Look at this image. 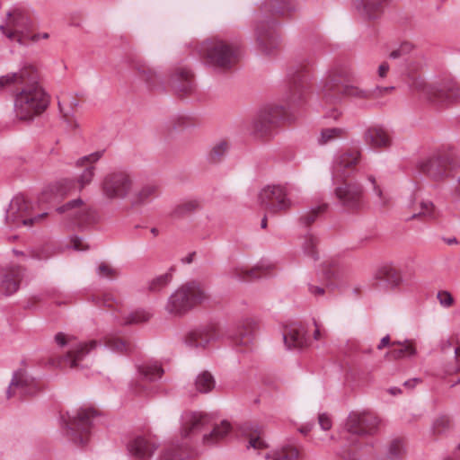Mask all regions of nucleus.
Masks as SVG:
<instances>
[{
  "mask_svg": "<svg viewBox=\"0 0 460 460\" xmlns=\"http://www.w3.org/2000/svg\"><path fill=\"white\" fill-rule=\"evenodd\" d=\"M130 66L139 78L145 81L150 88L155 87L160 82L157 73L144 60L140 58H133L130 61Z\"/></svg>",
  "mask_w": 460,
  "mask_h": 460,
  "instance_id": "obj_30",
  "label": "nucleus"
},
{
  "mask_svg": "<svg viewBox=\"0 0 460 460\" xmlns=\"http://www.w3.org/2000/svg\"><path fill=\"white\" fill-rule=\"evenodd\" d=\"M381 423L377 415L370 411L351 412L346 421V430L358 436L375 434Z\"/></svg>",
  "mask_w": 460,
  "mask_h": 460,
  "instance_id": "obj_17",
  "label": "nucleus"
},
{
  "mask_svg": "<svg viewBox=\"0 0 460 460\" xmlns=\"http://www.w3.org/2000/svg\"><path fill=\"white\" fill-rule=\"evenodd\" d=\"M404 452L403 443L401 439H394L388 447V456L392 460L400 458Z\"/></svg>",
  "mask_w": 460,
  "mask_h": 460,
  "instance_id": "obj_49",
  "label": "nucleus"
},
{
  "mask_svg": "<svg viewBox=\"0 0 460 460\" xmlns=\"http://www.w3.org/2000/svg\"><path fill=\"white\" fill-rule=\"evenodd\" d=\"M204 63L217 72L230 70L237 62V48L221 40L202 42L199 49Z\"/></svg>",
  "mask_w": 460,
  "mask_h": 460,
  "instance_id": "obj_5",
  "label": "nucleus"
},
{
  "mask_svg": "<svg viewBox=\"0 0 460 460\" xmlns=\"http://www.w3.org/2000/svg\"><path fill=\"white\" fill-rule=\"evenodd\" d=\"M189 456L190 451L186 445H172L165 450L160 460H187Z\"/></svg>",
  "mask_w": 460,
  "mask_h": 460,
  "instance_id": "obj_39",
  "label": "nucleus"
},
{
  "mask_svg": "<svg viewBox=\"0 0 460 460\" xmlns=\"http://www.w3.org/2000/svg\"><path fill=\"white\" fill-rule=\"evenodd\" d=\"M364 140L367 144H390L393 137L390 132L383 127L373 126L365 131Z\"/></svg>",
  "mask_w": 460,
  "mask_h": 460,
  "instance_id": "obj_35",
  "label": "nucleus"
},
{
  "mask_svg": "<svg viewBox=\"0 0 460 460\" xmlns=\"http://www.w3.org/2000/svg\"><path fill=\"white\" fill-rule=\"evenodd\" d=\"M49 38V34L48 32H42V33H35L31 35V43L36 42L41 39L47 40Z\"/></svg>",
  "mask_w": 460,
  "mask_h": 460,
  "instance_id": "obj_62",
  "label": "nucleus"
},
{
  "mask_svg": "<svg viewBox=\"0 0 460 460\" xmlns=\"http://www.w3.org/2000/svg\"><path fill=\"white\" fill-rule=\"evenodd\" d=\"M58 111H59L62 119L64 120V122H66L68 128H70V129L79 128L80 125H79L78 121L75 119L74 114L69 111H66L65 107L63 106L62 102L59 100L58 101Z\"/></svg>",
  "mask_w": 460,
  "mask_h": 460,
  "instance_id": "obj_45",
  "label": "nucleus"
},
{
  "mask_svg": "<svg viewBox=\"0 0 460 460\" xmlns=\"http://www.w3.org/2000/svg\"><path fill=\"white\" fill-rule=\"evenodd\" d=\"M200 208V203L196 199H190L180 204L176 208V213L183 215L198 210Z\"/></svg>",
  "mask_w": 460,
  "mask_h": 460,
  "instance_id": "obj_51",
  "label": "nucleus"
},
{
  "mask_svg": "<svg viewBox=\"0 0 460 460\" xmlns=\"http://www.w3.org/2000/svg\"><path fill=\"white\" fill-rule=\"evenodd\" d=\"M309 77V70L304 66H297L289 70L284 97L287 102L299 104L305 101Z\"/></svg>",
  "mask_w": 460,
  "mask_h": 460,
  "instance_id": "obj_15",
  "label": "nucleus"
},
{
  "mask_svg": "<svg viewBox=\"0 0 460 460\" xmlns=\"http://www.w3.org/2000/svg\"><path fill=\"white\" fill-rule=\"evenodd\" d=\"M308 290H309L310 294L314 296H322L325 294L324 288L316 286V285H313V284H310L308 286Z\"/></svg>",
  "mask_w": 460,
  "mask_h": 460,
  "instance_id": "obj_60",
  "label": "nucleus"
},
{
  "mask_svg": "<svg viewBox=\"0 0 460 460\" xmlns=\"http://www.w3.org/2000/svg\"><path fill=\"white\" fill-rule=\"evenodd\" d=\"M318 421H319L321 428L323 430H329L332 428V420L325 413H322L319 415Z\"/></svg>",
  "mask_w": 460,
  "mask_h": 460,
  "instance_id": "obj_57",
  "label": "nucleus"
},
{
  "mask_svg": "<svg viewBox=\"0 0 460 460\" xmlns=\"http://www.w3.org/2000/svg\"><path fill=\"white\" fill-rule=\"evenodd\" d=\"M376 279L385 281L390 288L397 289L403 282L402 270L392 265H385L376 272Z\"/></svg>",
  "mask_w": 460,
  "mask_h": 460,
  "instance_id": "obj_31",
  "label": "nucleus"
},
{
  "mask_svg": "<svg viewBox=\"0 0 460 460\" xmlns=\"http://www.w3.org/2000/svg\"><path fill=\"white\" fill-rule=\"evenodd\" d=\"M95 304L108 309L117 310L120 307L121 299L112 291H105L94 298Z\"/></svg>",
  "mask_w": 460,
  "mask_h": 460,
  "instance_id": "obj_38",
  "label": "nucleus"
},
{
  "mask_svg": "<svg viewBox=\"0 0 460 460\" xmlns=\"http://www.w3.org/2000/svg\"><path fill=\"white\" fill-rule=\"evenodd\" d=\"M441 305L445 307H450L454 304V298L452 295L447 291H439L437 296Z\"/></svg>",
  "mask_w": 460,
  "mask_h": 460,
  "instance_id": "obj_54",
  "label": "nucleus"
},
{
  "mask_svg": "<svg viewBox=\"0 0 460 460\" xmlns=\"http://www.w3.org/2000/svg\"><path fill=\"white\" fill-rule=\"evenodd\" d=\"M346 135L347 131L341 128H324L321 132L320 142L322 144H326L328 142L344 139Z\"/></svg>",
  "mask_w": 460,
  "mask_h": 460,
  "instance_id": "obj_42",
  "label": "nucleus"
},
{
  "mask_svg": "<svg viewBox=\"0 0 460 460\" xmlns=\"http://www.w3.org/2000/svg\"><path fill=\"white\" fill-rule=\"evenodd\" d=\"M449 426V419L447 417L442 416L438 418L433 424V430L435 433H441L445 429H447Z\"/></svg>",
  "mask_w": 460,
  "mask_h": 460,
  "instance_id": "obj_53",
  "label": "nucleus"
},
{
  "mask_svg": "<svg viewBox=\"0 0 460 460\" xmlns=\"http://www.w3.org/2000/svg\"><path fill=\"white\" fill-rule=\"evenodd\" d=\"M449 160L447 156H436L420 164L421 172L427 174L434 181H440L448 174Z\"/></svg>",
  "mask_w": 460,
  "mask_h": 460,
  "instance_id": "obj_24",
  "label": "nucleus"
},
{
  "mask_svg": "<svg viewBox=\"0 0 460 460\" xmlns=\"http://www.w3.org/2000/svg\"><path fill=\"white\" fill-rule=\"evenodd\" d=\"M103 155V151H97L89 155L80 158L77 162L79 166H85V169L75 181L65 179L55 185H49L42 189L38 196V201L41 204L57 203L66 196L80 191L89 185L94 177V166Z\"/></svg>",
  "mask_w": 460,
  "mask_h": 460,
  "instance_id": "obj_3",
  "label": "nucleus"
},
{
  "mask_svg": "<svg viewBox=\"0 0 460 460\" xmlns=\"http://www.w3.org/2000/svg\"><path fill=\"white\" fill-rule=\"evenodd\" d=\"M227 153L226 146H212L208 152V160L211 163L220 162Z\"/></svg>",
  "mask_w": 460,
  "mask_h": 460,
  "instance_id": "obj_50",
  "label": "nucleus"
},
{
  "mask_svg": "<svg viewBox=\"0 0 460 460\" xmlns=\"http://www.w3.org/2000/svg\"><path fill=\"white\" fill-rule=\"evenodd\" d=\"M410 87L420 97L431 102H452L460 101V84L453 80H444L438 84H428L420 77L412 78Z\"/></svg>",
  "mask_w": 460,
  "mask_h": 460,
  "instance_id": "obj_9",
  "label": "nucleus"
},
{
  "mask_svg": "<svg viewBox=\"0 0 460 460\" xmlns=\"http://www.w3.org/2000/svg\"><path fill=\"white\" fill-rule=\"evenodd\" d=\"M29 386V374L27 367H22L13 371L10 384L6 389V399H11L17 394L22 395Z\"/></svg>",
  "mask_w": 460,
  "mask_h": 460,
  "instance_id": "obj_25",
  "label": "nucleus"
},
{
  "mask_svg": "<svg viewBox=\"0 0 460 460\" xmlns=\"http://www.w3.org/2000/svg\"><path fill=\"white\" fill-rule=\"evenodd\" d=\"M420 212L418 215H414L415 217H423L425 218H433L435 217V208L431 202L429 201H423L420 203Z\"/></svg>",
  "mask_w": 460,
  "mask_h": 460,
  "instance_id": "obj_52",
  "label": "nucleus"
},
{
  "mask_svg": "<svg viewBox=\"0 0 460 460\" xmlns=\"http://www.w3.org/2000/svg\"><path fill=\"white\" fill-rule=\"evenodd\" d=\"M196 388L201 393H208L214 388L215 381L210 373L205 371L196 379Z\"/></svg>",
  "mask_w": 460,
  "mask_h": 460,
  "instance_id": "obj_44",
  "label": "nucleus"
},
{
  "mask_svg": "<svg viewBox=\"0 0 460 460\" xmlns=\"http://www.w3.org/2000/svg\"><path fill=\"white\" fill-rule=\"evenodd\" d=\"M265 458L267 460H301L304 458V453L297 447L286 446L279 450L266 453Z\"/></svg>",
  "mask_w": 460,
  "mask_h": 460,
  "instance_id": "obj_34",
  "label": "nucleus"
},
{
  "mask_svg": "<svg viewBox=\"0 0 460 460\" xmlns=\"http://www.w3.org/2000/svg\"><path fill=\"white\" fill-rule=\"evenodd\" d=\"M296 10L295 0H265L261 11L272 14L286 15Z\"/></svg>",
  "mask_w": 460,
  "mask_h": 460,
  "instance_id": "obj_32",
  "label": "nucleus"
},
{
  "mask_svg": "<svg viewBox=\"0 0 460 460\" xmlns=\"http://www.w3.org/2000/svg\"><path fill=\"white\" fill-rule=\"evenodd\" d=\"M5 220L12 227H20L28 224L29 201L26 196L19 194L13 198L6 210Z\"/></svg>",
  "mask_w": 460,
  "mask_h": 460,
  "instance_id": "obj_18",
  "label": "nucleus"
},
{
  "mask_svg": "<svg viewBox=\"0 0 460 460\" xmlns=\"http://www.w3.org/2000/svg\"><path fill=\"white\" fill-rule=\"evenodd\" d=\"M160 194V189L157 184L147 183L142 186L135 194L134 202L137 204H145L150 202Z\"/></svg>",
  "mask_w": 460,
  "mask_h": 460,
  "instance_id": "obj_37",
  "label": "nucleus"
},
{
  "mask_svg": "<svg viewBox=\"0 0 460 460\" xmlns=\"http://www.w3.org/2000/svg\"><path fill=\"white\" fill-rule=\"evenodd\" d=\"M305 327L302 323H294L286 326L283 333L285 344L288 348H303L307 345Z\"/></svg>",
  "mask_w": 460,
  "mask_h": 460,
  "instance_id": "obj_27",
  "label": "nucleus"
},
{
  "mask_svg": "<svg viewBox=\"0 0 460 460\" xmlns=\"http://www.w3.org/2000/svg\"><path fill=\"white\" fill-rule=\"evenodd\" d=\"M208 298L204 288L190 281L179 287L168 298L166 312L173 316H181Z\"/></svg>",
  "mask_w": 460,
  "mask_h": 460,
  "instance_id": "obj_7",
  "label": "nucleus"
},
{
  "mask_svg": "<svg viewBox=\"0 0 460 460\" xmlns=\"http://www.w3.org/2000/svg\"><path fill=\"white\" fill-rule=\"evenodd\" d=\"M10 16L9 24L12 25L14 30L7 33V37L12 40L17 41L21 45H25L27 41V36L22 33L19 31V25L23 23L26 20V17L22 14L19 11H14L13 13H8Z\"/></svg>",
  "mask_w": 460,
  "mask_h": 460,
  "instance_id": "obj_36",
  "label": "nucleus"
},
{
  "mask_svg": "<svg viewBox=\"0 0 460 460\" xmlns=\"http://www.w3.org/2000/svg\"><path fill=\"white\" fill-rule=\"evenodd\" d=\"M138 372L147 381H155L164 374L163 368L157 364H144L138 367Z\"/></svg>",
  "mask_w": 460,
  "mask_h": 460,
  "instance_id": "obj_40",
  "label": "nucleus"
},
{
  "mask_svg": "<svg viewBox=\"0 0 460 460\" xmlns=\"http://www.w3.org/2000/svg\"><path fill=\"white\" fill-rule=\"evenodd\" d=\"M209 428H212V430L203 435V444L206 446H213L220 442L227 436L231 429L230 424L227 421H222L219 425H214L208 414L192 413L184 420L181 436L184 438H189Z\"/></svg>",
  "mask_w": 460,
  "mask_h": 460,
  "instance_id": "obj_8",
  "label": "nucleus"
},
{
  "mask_svg": "<svg viewBox=\"0 0 460 460\" xmlns=\"http://www.w3.org/2000/svg\"><path fill=\"white\" fill-rule=\"evenodd\" d=\"M105 345L118 352H128L132 349V345L128 341L115 335L106 337Z\"/></svg>",
  "mask_w": 460,
  "mask_h": 460,
  "instance_id": "obj_41",
  "label": "nucleus"
},
{
  "mask_svg": "<svg viewBox=\"0 0 460 460\" xmlns=\"http://www.w3.org/2000/svg\"><path fill=\"white\" fill-rule=\"evenodd\" d=\"M369 180L374 184V191L379 198V203L382 207H387L389 205V199L383 193L381 188L376 185V181L374 178L370 177Z\"/></svg>",
  "mask_w": 460,
  "mask_h": 460,
  "instance_id": "obj_56",
  "label": "nucleus"
},
{
  "mask_svg": "<svg viewBox=\"0 0 460 460\" xmlns=\"http://www.w3.org/2000/svg\"><path fill=\"white\" fill-rule=\"evenodd\" d=\"M383 2L384 0H353V5L362 17L374 20L381 16Z\"/></svg>",
  "mask_w": 460,
  "mask_h": 460,
  "instance_id": "obj_29",
  "label": "nucleus"
},
{
  "mask_svg": "<svg viewBox=\"0 0 460 460\" xmlns=\"http://www.w3.org/2000/svg\"><path fill=\"white\" fill-rule=\"evenodd\" d=\"M416 354V345L413 341L393 342L391 349L387 352L386 357L389 359H400L403 358L412 357Z\"/></svg>",
  "mask_w": 460,
  "mask_h": 460,
  "instance_id": "obj_33",
  "label": "nucleus"
},
{
  "mask_svg": "<svg viewBox=\"0 0 460 460\" xmlns=\"http://www.w3.org/2000/svg\"><path fill=\"white\" fill-rule=\"evenodd\" d=\"M71 244L73 248L76 251H84L88 249V245L78 237L72 238Z\"/></svg>",
  "mask_w": 460,
  "mask_h": 460,
  "instance_id": "obj_59",
  "label": "nucleus"
},
{
  "mask_svg": "<svg viewBox=\"0 0 460 460\" xmlns=\"http://www.w3.org/2000/svg\"><path fill=\"white\" fill-rule=\"evenodd\" d=\"M133 188L131 176L124 171H114L104 175L101 181V190L108 199H123Z\"/></svg>",
  "mask_w": 460,
  "mask_h": 460,
  "instance_id": "obj_14",
  "label": "nucleus"
},
{
  "mask_svg": "<svg viewBox=\"0 0 460 460\" xmlns=\"http://www.w3.org/2000/svg\"><path fill=\"white\" fill-rule=\"evenodd\" d=\"M277 271L276 264L261 261L252 268L237 266L231 270V276L242 281H252L263 277H270Z\"/></svg>",
  "mask_w": 460,
  "mask_h": 460,
  "instance_id": "obj_19",
  "label": "nucleus"
},
{
  "mask_svg": "<svg viewBox=\"0 0 460 460\" xmlns=\"http://www.w3.org/2000/svg\"><path fill=\"white\" fill-rule=\"evenodd\" d=\"M455 358H456V371L460 372V347L456 348L455 349Z\"/></svg>",
  "mask_w": 460,
  "mask_h": 460,
  "instance_id": "obj_64",
  "label": "nucleus"
},
{
  "mask_svg": "<svg viewBox=\"0 0 460 460\" xmlns=\"http://www.w3.org/2000/svg\"><path fill=\"white\" fill-rule=\"evenodd\" d=\"M327 209V204H323L318 206L317 208L308 211L302 217L301 220L305 224V226H311L316 218L323 213H324Z\"/></svg>",
  "mask_w": 460,
  "mask_h": 460,
  "instance_id": "obj_47",
  "label": "nucleus"
},
{
  "mask_svg": "<svg viewBox=\"0 0 460 460\" xmlns=\"http://www.w3.org/2000/svg\"><path fill=\"white\" fill-rule=\"evenodd\" d=\"M359 155L358 149H348L340 155L332 172L334 184L339 185L334 190L335 196L342 207L351 211L358 210L363 204L362 186L346 181L358 164Z\"/></svg>",
  "mask_w": 460,
  "mask_h": 460,
  "instance_id": "obj_2",
  "label": "nucleus"
},
{
  "mask_svg": "<svg viewBox=\"0 0 460 460\" xmlns=\"http://www.w3.org/2000/svg\"><path fill=\"white\" fill-rule=\"evenodd\" d=\"M151 318V314L148 312L138 310L130 313L124 319L125 324H137L147 322Z\"/></svg>",
  "mask_w": 460,
  "mask_h": 460,
  "instance_id": "obj_46",
  "label": "nucleus"
},
{
  "mask_svg": "<svg viewBox=\"0 0 460 460\" xmlns=\"http://www.w3.org/2000/svg\"><path fill=\"white\" fill-rule=\"evenodd\" d=\"M173 88L180 97L191 95L195 92L192 73L186 68H180L173 75Z\"/></svg>",
  "mask_w": 460,
  "mask_h": 460,
  "instance_id": "obj_26",
  "label": "nucleus"
},
{
  "mask_svg": "<svg viewBox=\"0 0 460 460\" xmlns=\"http://www.w3.org/2000/svg\"><path fill=\"white\" fill-rule=\"evenodd\" d=\"M258 200L269 215L285 214L292 206L286 189L280 185L264 187L258 195Z\"/></svg>",
  "mask_w": 460,
  "mask_h": 460,
  "instance_id": "obj_13",
  "label": "nucleus"
},
{
  "mask_svg": "<svg viewBox=\"0 0 460 460\" xmlns=\"http://www.w3.org/2000/svg\"><path fill=\"white\" fill-rule=\"evenodd\" d=\"M290 119L282 105H271L264 108L252 121L240 124L239 132L250 141L270 142L279 132V124Z\"/></svg>",
  "mask_w": 460,
  "mask_h": 460,
  "instance_id": "obj_4",
  "label": "nucleus"
},
{
  "mask_svg": "<svg viewBox=\"0 0 460 460\" xmlns=\"http://www.w3.org/2000/svg\"><path fill=\"white\" fill-rule=\"evenodd\" d=\"M24 269L11 267L0 271V296H11L20 288L23 277Z\"/></svg>",
  "mask_w": 460,
  "mask_h": 460,
  "instance_id": "obj_23",
  "label": "nucleus"
},
{
  "mask_svg": "<svg viewBox=\"0 0 460 460\" xmlns=\"http://www.w3.org/2000/svg\"><path fill=\"white\" fill-rule=\"evenodd\" d=\"M255 36L260 49L265 54H270L279 47L280 40L276 22L271 19L258 18L255 24Z\"/></svg>",
  "mask_w": 460,
  "mask_h": 460,
  "instance_id": "obj_16",
  "label": "nucleus"
},
{
  "mask_svg": "<svg viewBox=\"0 0 460 460\" xmlns=\"http://www.w3.org/2000/svg\"><path fill=\"white\" fill-rule=\"evenodd\" d=\"M172 279V274L168 272L156 276L149 281L147 289L152 293H158L169 285Z\"/></svg>",
  "mask_w": 460,
  "mask_h": 460,
  "instance_id": "obj_43",
  "label": "nucleus"
},
{
  "mask_svg": "<svg viewBox=\"0 0 460 460\" xmlns=\"http://www.w3.org/2000/svg\"><path fill=\"white\" fill-rule=\"evenodd\" d=\"M59 213H66L67 217L75 220L78 225L91 223L94 219V214L91 208L81 199L66 203L58 208Z\"/></svg>",
  "mask_w": 460,
  "mask_h": 460,
  "instance_id": "obj_22",
  "label": "nucleus"
},
{
  "mask_svg": "<svg viewBox=\"0 0 460 460\" xmlns=\"http://www.w3.org/2000/svg\"><path fill=\"white\" fill-rule=\"evenodd\" d=\"M130 453L138 459L150 458L156 449L155 442L146 437H137L128 445Z\"/></svg>",
  "mask_w": 460,
  "mask_h": 460,
  "instance_id": "obj_28",
  "label": "nucleus"
},
{
  "mask_svg": "<svg viewBox=\"0 0 460 460\" xmlns=\"http://www.w3.org/2000/svg\"><path fill=\"white\" fill-rule=\"evenodd\" d=\"M258 330L256 320L247 318L240 323L237 333L233 338L234 346L241 352L252 350L255 343V333Z\"/></svg>",
  "mask_w": 460,
  "mask_h": 460,
  "instance_id": "obj_20",
  "label": "nucleus"
},
{
  "mask_svg": "<svg viewBox=\"0 0 460 460\" xmlns=\"http://www.w3.org/2000/svg\"><path fill=\"white\" fill-rule=\"evenodd\" d=\"M389 70V65L386 62L382 63L378 67V75L385 77Z\"/></svg>",
  "mask_w": 460,
  "mask_h": 460,
  "instance_id": "obj_63",
  "label": "nucleus"
},
{
  "mask_svg": "<svg viewBox=\"0 0 460 460\" xmlns=\"http://www.w3.org/2000/svg\"><path fill=\"white\" fill-rule=\"evenodd\" d=\"M249 445L254 449H263L267 447L265 441L259 434H251L249 438Z\"/></svg>",
  "mask_w": 460,
  "mask_h": 460,
  "instance_id": "obj_55",
  "label": "nucleus"
},
{
  "mask_svg": "<svg viewBox=\"0 0 460 460\" xmlns=\"http://www.w3.org/2000/svg\"><path fill=\"white\" fill-rule=\"evenodd\" d=\"M10 87L14 96V112L21 120L29 119V69L0 76V88Z\"/></svg>",
  "mask_w": 460,
  "mask_h": 460,
  "instance_id": "obj_10",
  "label": "nucleus"
},
{
  "mask_svg": "<svg viewBox=\"0 0 460 460\" xmlns=\"http://www.w3.org/2000/svg\"><path fill=\"white\" fill-rule=\"evenodd\" d=\"M317 240L314 236H307L305 242V250L308 254L314 255V247L316 245Z\"/></svg>",
  "mask_w": 460,
  "mask_h": 460,
  "instance_id": "obj_58",
  "label": "nucleus"
},
{
  "mask_svg": "<svg viewBox=\"0 0 460 460\" xmlns=\"http://www.w3.org/2000/svg\"><path fill=\"white\" fill-rule=\"evenodd\" d=\"M97 274L101 278L114 279L119 276V270L108 262H101L97 268Z\"/></svg>",
  "mask_w": 460,
  "mask_h": 460,
  "instance_id": "obj_48",
  "label": "nucleus"
},
{
  "mask_svg": "<svg viewBox=\"0 0 460 460\" xmlns=\"http://www.w3.org/2000/svg\"><path fill=\"white\" fill-rule=\"evenodd\" d=\"M97 414L93 408H83L75 415H62L61 419L66 427L69 438L77 445H84L89 438L92 419Z\"/></svg>",
  "mask_w": 460,
  "mask_h": 460,
  "instance_id": "obj_12",
  "label": "nucleus"
},
{
  "mask_svg": "<svg viewBox=\"0 0 460 460\" xmlns=\"http://www.w3.org/2000/svg\"><path fill=\"white\" fill-rule=\"evenodd\" d=\"M55 341L61 348H66V354H53L49 358V364L55 368L76 367L79 362L97 346L96 341L77 343L73 336L58 333Z\"/></svg>",
  "mask_w": 460,
  "mask_h": 460,
  "instance_id": "obj_6",
  "label": "nucleus"
},
{
  "mask_svg": "<svg viewBox=\"0 0 460 460\" xmlns=\"http://www.w3.org/2000/svg\"><path fill=\"white\" fill-rule=\"evenodd\" d=\"M35 67L31 65V128L40 130L49 121L48 110L51 96L40 83Z\"/></svg>",
  "mask_w": 460,
  "mask_h": 460,
  "instance_id": "obj_11",
  "label": "nucleus"
},
{
  "mask_svg": "<svg viewBox=\"0 0 460 460\" xmlns=\"http://www.w3.org/2000/svg\"><path fill=\"white\" fill-rule=\"evenodd\" d=\"M394 86H376L372 90L361 89L351 84L350 72L345 67H335L323 83L320 94L327 103L340 102L342 97L355 99H376L391 93Z\"/></svg>",
  "mask_w": 460,
  "mask_h": 460,
  "instance_id": "obj_1",
  "label": "nucleus"
},
{
  "mask_svg": "<svg viewBox=\"0 0 460 460\" xmlns=\"http://www.w3.org/2000/svg\"><path fill=\"white\" fill-rule=\"evenodd\" d=\"M219 336L218 325L210 323L190 332L185 337V343L191 348H205L209 343L217 341Z\"/></svg>",
  "mask_w": 460,
  "mask_h": 460,
  "instance_id": "obj_21",
  "label": "nucleus"
},
{
  "mask_svg": "<svg viewBox=\"0 0 460 460\" xmlns=\"http://www.w3.org/2000/svg\"><path fill=\"white\" fill-rule=\"evenodd\" d=\"M31 256L42 260L49 257L50 252L49 251V248H44L41 252L36 250L33 251L32 252H31Z\"/></svg>",
  "mask_w": 460,
  "mask_h": 460,
  "instance_id": "obj_61",
  "label": "nucleus"
}]
</instances>
